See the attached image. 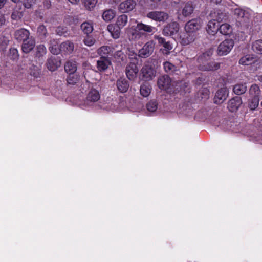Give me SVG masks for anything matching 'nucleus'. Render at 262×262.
Instances as JSON below:
<instances>
[{
  "label": "nucleus",
  "instance_id": "864d4df0",
  "mask_svg": "<svg viewBox=\"0 0 262 262\" xmlns=\"http://www.w3.org/2000/svg\"><path fill=\"white\" fill-rule=\"evenodd\" d=\"M108 29L109 31L111 33L112 36L114 38L117 39L119 37V36H120L119 29V30L117 29V30H116V31L115 32H113L112 31V29H113L112 27L108 26Z\"/></svg>",
  "mask_w": 262,
  "mask_h": 262
},
{
  "label": "nucleus",
  "instance_id": "0eeeda50",
  "mask_svg": "<svg viewBox=\"0 0 262 262\" xmlns=\"http://www.w3.org/2000/svg\"><path fill=\"white\" fill-rule=\"evenodd\" d=\"M234 15L237 21L241 24L248 23L250 18L249 12L241 8L235 9L234 10Z\"/></svg>",
  "mask_w": 262,
  "mask_h": 262
},
{
  "label": "nucleus",
  "instance_id": "680f3d73",
  "mask_svg": "<svg viewBox=\"0 0 262 262\" xmlns=\"http://www.w3.org/2000/svg\"><path fill=\"white\" fill-rule=\"evenodd\" d=\"M211 2L215 4H220L221 3L222 0H211Z\"/></svg>",
  "mask_w": 262,
  "mask_h": 262
},
{
  "label": "nucleus",
  "instance_id": "f8f14e48",
  "mask_svg": "<svg viewBox=\"0 0 262 262\" xmlns=\"http://www.w3.org/2000/svg\"><path fill=\"white\" fill-rule=\"evenodd\" d=\"M147 17L157 21H165L168 18L167 13L163 11H151L147 13Z\"/></svg>",
  "mask_w": 262,
  "mask_h": 262
},
{
  "label": "nucleus",
  "instance_id": "79ce46f5",
  "mask_svg": "<svg viewBox=\"0 0 262 262\" xmlns=\"http://www.w3.org/2000/svg\"><path fill=\"white\" fill-rule=\"evenodd\" d=\"M252 50L259 54H262V39L256 40L252 46Z\"/></svg>",
  "mask_w": 262,
  "mask_h": 262
},
{
  "label": "nucleus",
  "instance_id": "8fccbe9b",
  "mask_svg": "<svg viewBox=\"0 0 262 262\" xmlns=\"http://www.w3.org/2000/svg\"><path fill=\"white\" fill-rule=\"evenodd\" d=\"M10 56L11 58L15 60L18 59L19 57L18 51L15 48H11L10 49Z\"/></svg>",
  "mask_w": 262,
  "mask_h": 262
},
{
  "label": "nucleus",
  "instance_id": "3c124183",
  "mask_svg": "<svg viewBox=\"0 0 262 262\" xmlns=\"http://www.w3.org/2000/svg\"><path fill=\"white\" fill-rule=\"evenodd\" d=\"M37 32L39 34V35H42L45 36L46 34L47 33V30L46 27L42 25H40L37 29Z\"/></svg>",
  "mask_w": 262,
  "mask_h": 262
},
{
  "label": "nucleus",
  "instance_id": "a18cd8bd",
  "mask_svg": "<svg viewBox=\"0 0 262 262\" xmlns=\"http://www.w3.org/2000/svg\"><path fill=\"white\" fill-rule=\"evenodd\" d=\"M23 16V13L19 10H14L12 13L11 17V19L15 20H18L20 19Z\"/></svg>",
  "mask_w": 262,
  "mask_h": 262
},
{
  "label": "nucleus",
  "instance_id": "b1692460",
  "mask_svg": "<svg viewBox=\"0 0 262 262\" xmlns=\"http://www.w3.org/2000/svg\"><path fill=\"white\" fill-rule=\"evenodd\" d=\"M190 33H187L186 32L180 35V42L182 45H188L194 40V36L192 34H190Z\"/></svg>",
  "mask_w": 262,
  "mask_h": 262
},
{
  "label": "nucleus",
  "instance_id": "c9c22d12",
  "mask_svg": "<svg viewBox=\"0 0 262 262\" xmlns=\"http://www.w3.org/2000/svg\"><path fill=\"white\" fill-rule=\"evenodd\" d=\"M246 90L247 86L246 83L237 84L234 86L233 89L234 93L238 95L245 93Z\"/></svg>",
  "mask_w": 262,
  "mask_h": 262
},
{
  "label": "nucleus",
  "instance_id": "423d86ee",
  "mask_svg": "<svg viewBox=\"0 0 262 262\" xmlns=\"http://www.w3.org/2000/svg\"><path fill=\"white\" fill-rule=\"evenodd\" d=\"M118 48V45L114 44L111 46H103L98 49L97 53L101 56V58L108 57V56H113V54L116 49Z\"/></svg>",
  "mask_w": 262,
  "mask_h": 262
},
{
  "label": "nucleus",
  "instance_id": "4be33fe9",
  "mask_svg": "<svg viewBox=\"0 0 262 262\" xmlns=\"http://www.w3.org/2000/svg\"><path fill=\"white\" fill-rule=\"evenodd\" d=\"M74 43L70 41L63 42L60 45V51L67 54L72 53L74 50Z\"/></svg>",
  "mask_w": 262,
  "mask_h": 262
},
{
  "label": "nucleus",
  "instance_id": "39448f33",
  "mask_svg": "<svg viewBox=\"0 0 262 262\" xmlns=\"http://www.w3.org/2000/svg\"><path fill=\"white\" fill-rule=\"evenodd\" d=\"M180 29L179 24L177 22H172L167 24L163 29V34L165 36H173L177 35Z\"/></svg>",
  "mask_w": 262,
  "mask_h": 262
},
{
  "label": "nucleus",
  "instance_id": "37998d69",
  "mask_svg": "<svg viewBox=\"0 0 262 262\" xmlns=\"http://www.w3.org/2000/svg\"><path fill=\"white\" fill-rule=\"evenodd\" d=\"M259 102V97H252L249 101V106L252 110H255L258 106Z\"/></svg>",
  "mask_w": 262,
  "mask_h": 262
},
{
  "label": "nucleus",
  "instance_id": "dca6fc26",
  "mask_svg": "<svg viewBox=\"0 0 262 262\" xmlns=\"http://www.w3.org/2000/svg\"><path fill=\"white\" fill-rule=\"evenodd\" d=\"M211 17L217 23L226 21L228 18V13L220 10H214L210 13Z\"/></svg>",
  "mask_w": 262,
  "mask_h": 262
},
{
  "label": "nucleus",
  "instance_id": "09e8293b",
  "mask_svg": "<svg viewBox=\"0 0 262 262\" xmlns=\"http://www.w3.org/2000/svg\"><path fill=\"white\" fill-rule=\"evenodd\" d=\"M30 74L31 75L35 77H37L39 76L40 70L38 67L33 65L30 68Z\"/></svg>",
  "mask_w": 262,
  "mask_h": 262
},
{
  "label": "nucleus",
  "instance_id": "5fc2aeb1",
  "mask_svg": "<svg viewBox=\"0 0 262 262\" xmlns=\"http://www.w3.org/2000/svg\"><path fill=\"white\" fill-rule=\"evenodd\" d=\"M127 54L130 59H137V54L134 50L128 49Z\"/></svg>",
  "mask_w": 262,
  "mask_h": 262
},
{
  "label": "nucleus",
  "instance_id": "69168bd1",
  "mask_svg": "<svg viewBox=\"0 0 262 262\" xmlns=\"http://www.w3.org/2000/svg\"><path fill=\"white\" fill-rule=\"evenodd\" d=\"M13 2L15 3H18L20 0H11Z\"/></svg>",
  "mask_w": 262,
  "mask_h": 262
},
{
  "label": "nucleus",
  "instance_id": "0e129e2a",
  "mask_svg": "<svg viewBox=\"0 0 262 262\" xmlns=\"http://www.w3.org/2000/svg\"><path fill=\"white\" fill-rule=\"evenodd\" d=\"M24 6L25 7L27 8H29L31 7V5H30L29 4H25Z\"/></svg>",
  "mask_w": 262,
  "mask_h": 262
},
{
  "label": "nucleus",
  "instance_id": "1a4fd4ad",
  "mask_svg": "<svg viewBox=\"0 0 262 262\" xmlns=\"http://www.w3.org/2000/svg\"><path fill=\"white\" fill-rule=\"evenodd\" d=\"M136 6L134 0H125L122 2L118 6V10L122 13H127L132 11Z\"/></svg>",
  "mask_w": 262,
  "mask_h": 262
},
{
  "label": "nucleus",
  "instance_id": "cd10ccee",
  "mask_svg": "<svg viewBox=\"0 0 262 262\" xmlns=\"http://www.w3.org/2000/svg\"><path fill=\"white\" fill-rule=\"evenodd\" d=\"M35 47V41L32 39L26 40L22 45V51L25 53H29Z\"/></svg>",
  "mask_w": 262,
  "mask_h": 262
},
{
  "label": "nucleus",
  "instance_id": "e433bc0d",
  "mask_svg": "<svg viewBox=\"0 0 262 262\" xmlns=\"http://www.w3.org/2000/svg\"><path fill=\"white\" fill-rule=\"evenodd\" d=\"M231 26L227 23L223 24L219 27V31L223 35H227L231 33L232 32Z\"/></svg>",
  "mask_w": 262,
  "mask_h": 262
},
{
  "label": "nucleus",
  "instance_id": "603ef678",
  "mask_svg": "<svg viewBox=\"0 0 262 262\" xmlns=\"http://www.w3.org/2000/svg\"><path fill=\"white\" fill-rule=\"evenodd\" d=\"M56 32L58 35L61 36L67 32V28L64 27L60 26L57 28Z\"/></svg>",
  "mask_w": 262,
  "mask_h": 262
},
{
  "label": "nucleus",
  "instance_id": "473e14b6",
  "mask_svg": "<svg viewBox=\"0 0 262 262\" xmlns=\"http://www.w3.org/2000/svg\"><path fill=\"white\" fill-rule=\"evenodd\" d=\"M155 28L151 26L146 25L142 23H138L136 26V29L139 32L144 31L147 33H151Z\"/></svg>",
  "mask_w": 262,
  "mask_h": 262
},
{
  "label": "nucleus",
  "instance_id": "4d7b16f0",
  "mask_svg": "<svg viewBox=\"0 0 262 262\" xmlns=\"http://www.w3.org/2000/svg\"><path fill=\"white\" fill-rule=\"evenodd\" d=\"M7 0H0V9L3 8L6 3Z\"/></svg>",
  "mask_w": 262,
  "mask_h": 262
},
{
  "label": "nucleus",
  "instance_id": "e2e57ef3",
  "mask_svg": "<svg viewBox=\"0 0 262 262\" xmlns=\"http://www.w3.org/2000/svg\"><path fill=\"white\" fill-rule=\"evenodd\" d=\"M257 77L258 80L262 82V74L258 75Z\"/></svg>",
  "mask_w": 262,
  "mask_h": 262
},
{
  "label": "nucleus",
  "instance_id": "6e6552de",
  "mask_svg": "<svg viewBox=\"0 0 262 262\" xmlns=\"http://www.w3.org/2000/svg\"><path fill=\"white\" fill-rule=\"evenodd\" d=\"M100 95L99 92L96 89H92L88 94L86 97V104L84 103L81 105V107L83 109L85 108L86 106L90 105V103L95 102L100 99Z\"/></svg>",
  "mask_w": 262,
  "mask_h": 262
},
{
  "label": "nucleus",
  "instance_id": "4c0bfd02",
  "mask_svg": "<svg viewBox=\"0 0 262 262\" xmlns=\"http://www.w3.org/2000/svg\"><path fill=\"white\" fill-rule=\"evenodd\" d=\"M249 93L251 97L259 98L260 90L259 86L256 84H252L250 88Z\"/></svg>",
  "mask_w": 262,
  "mask_h": 262
},
{
  "label": "nucleus",
  "instance_id": "f03ea898",
  "mask_svg": "<svg viewBox=\"0 0 262 262\" xmlns=\"http://www.w3.org/2000/svg\"><path fill=\"white\" fill-rule=\"evenodd\" d=\"M234 45V42L231 39L224 40L218 46L217 49V55L219 56L227 55L232 49Z\"/></svg>",
  "mask_w": 262,
  "mask_h": 262
},
{
  "label": "nucleus",
  "instance_id": "6ab92c4d",
  "mask_svg": "<svg viewBox=\"0 0 262 262\" xmlns=\"http://www.w3.org/2000/svg\"><path fill=\"white\" fill-rule=\"evenodd\" d=\"M257 61L256 56L253 54L246 55L241 57L239 64L243 66H249L255 63Z\"/></svg>",
  "mask_w": 262,
  "mask_h": 262
},
{
  "label": "nucleus",
  "instance_id": "052dcab7",
  "mask_svg": "<svg viewBox=\"0 0 262 262\" xmlns=\"http://www.w3.org/2000/svg\"><path fill=\"white\" fill-rule=\"evenodd\" d=\"M71 3L73 4H77L79 3L80 0H68Z\"/></svg>",
  "mask_w": 262,
  "mask_h": 262
},
{
  "label": "nucleus",
  "instance_id": "bf43d9fd",
  "mask_svg": "<svg viewBox=\"0 0 262 262\" xmlns=\"http://www.w3.org/2000/svg\"><path fill=\"white\" fill-rule=\"evenodd\" d=\"M203 93L205 94V98H208L209 97V91L207 89H204Z\"/></svg>",
  "mask_w": 262,
  "mask_h": 262
},
{
  "label": "nucleus",
  "instance_id": "7ed1b4c3",
  "mask_svg": "<svg viewBox=\"0 0 262 262\" xmlns=\"http://www.w3.org/2000/svg\"><path fill=\"white\" fill-rule=\"evenodd\" d=\"M155 46V43L154 41H148L139 50L138 56L141 58H147L150 56L154 52Z\"/></svg>",
  "mask_w": 262,
  "mask_h": 262
},
{
  "label": "nucleus",
  "instance_id": "f704fd0d",
  "mask_svg": "<svg viewBox=\"0 0 262 262\" xmlns=\"http://www.w3.org/2000/svg\"><path fill=\"white\" fill-rule=\"evenodd\" d=\"M35 56L36 58H40L46 55L47 49L43 45H38L35 48Z\"/></svg>",
  "mask_w": 262,
  "mask_h": 262
},
{
  "label": "nucleus",
  "instance_id": "13d9d810",
  "mask_svg": "<svg viewBox=\"0 0 262 262\" xmlns=\"http://www.w3.org/2000/svg\"><path fill=\"white\" fill-rule=\"evenodd\" d=\"M50 51L53 54H57L58 53V51L56 49H54L53 47H52L50 49Z\"/></svg>",
  "mask_w": 262,
  "mask_h": 262
},
{
  "label": "nucleus",
  "instance_id": "f257e3e1",
  "mask_svg": "<svg viewBox=\"0 0 262 262\" xmlns=\"http://www.w3.org/2000/svg\"><path fill=\"white\" fill-rule=\"evenodd\" d=\"M212 55V50L210 49L198 57V66L200 70L203 71H214L220 68L221 63L214 60H209Z\"/></svg>",
  "mask_w": 262,
  "mask_h": 262
},
{
  "label": "nucleus",
  "instance_id": "20e7f679",
  "mask_svg": "<svg viewBox=\"0 0 262 262\" xmlns=\"http://www.w3.org/2000/svg\"><path fill=\"white\" fill-rule=\"evenodd\" d=\"M154 37L155 39L158 40L159 45L163 46V48L161 49L162 53L168 55L173 48L172 44L170 41H166L164 38L159 35H155Z\"/></svg>",
  "mask_w": 262,
  "mask_h": 262
},
{
  "label": "nucleus",
  "instance_id": "72a5a7b5",
  "mask_svg": "<svg viewBox=\"0 0 262 262\" xmlns=\"http://www.w3.org/2000/svg\"><path fill=\"white\" fill-rule=\"evenodd\" d=\"M163 68L165 72L169 74H172L178 71L177 67L169 61L163 63Z\"/></svg>",
  "mask_w": 262,
  "mask_h": 262
},
{
  "label": "nucleus",
  "instance_id": "5701e85b",
  "mask_svg": "<svg viewBox=\"0 0 262 262\" xmlns=\"http://www.w3.org/2000/svg\"><path fill=\"white\" fill-rule=\"evenodd\" d=\"M60 60L55 57H51L48 59L47 65L50 71H54L60 66Z\"/></svg>",
  "mask_w": 262,
  "mask_h": 262
},
{
  "label": "nucleus",
  "instance_id": "9b49d317",
  "mask_svg": "<svg viewBox=\"0 0 262 262\" xmlns=\"http://www.w3.org/2000/svg\"><path fill=\"white\" fill-rule=\"evenodd\" d=\"M143 78L145 81L151 80L156 76V71L151 66L145 64L141 69Z\"/></svg>",
  "mask_w": 262,
  "mask_h": 262
},
{
  "label": "nucleus",
  "instance_id": "bb28decb",
  "mask_svg": "<svg viewBox=\"0 0 262 262\" xmlns=\"http://www.w3.org/2000/svg\"><path fill=\"white\" fill-rule=\"evenodd\" d=\"M77 69V67L75 61L69 60L64 65L65 71L69 74H74Z\"/></svg>",
  "mask_w": 262,
  "mask_h": 262
},
{
  "label": "nucleus",
  "instance_id": "6e6d98bb",
  "mask_svg": "<svg viewBox=\"0 0 262 262\" xmlns=\"http://www.w3.org/2000/svg\"><path fill=\"white\" fill-rule=\"evenodd\" d=\"M6 19L4 14L0 12V27L5 25Z\"/></svg>",
  "mask_w": 262,
  "mask_h": 262
},
{
  "label": "nucleus",
  "instance_id": "7c9ffc66",
  "mask_svg": "<svg viewBox=\"0 0 262 262\" xmlns=\"http://www.w3.org/2000/svg\"><path fill=\"white\" fill-rule=\"evenodd\" d=\"M80 76L77 74H69L68 75L66 81L68 85H75L79 80Z\"/></svg>",
  "mask_w": 262,
  "mask_h": 262
},
{
  "label": "nucleus",
  "instance_id": "9d476101",
  "mask_svg": "<svg viewBox=\"0 0 262 262\" xmlns=\"http://www.w3.org/2000/svg\"><path fill=\"white\" fill-rule=\"evenodd\" d=\"M201 28L200 19H192L188 21L185 25V30L187 33H194L199 30Z\"/></svg>",
  "mask_w": 262,
  "mask_h": 262
},
{
  "label": "nucleus",
  "instance_id": "c756f323",
  "mask_svg": "<svg viewBox=\"0 0 262 262\" xmlns=\"http://www.w3.org/2000/svg\"><path fill=\"white\" fill-rule=\"evenodd\" d=\"M151 90V86L148 83H143L140 86V93L141 95L144 97H148Z\"/></svg>",
  "mask_w": 262,
  "mask_h": 262
},
{
  "label": "nucleus",
  "instance_id": "de8ad7c7",
  "mask_svg": "<svg viewBox=\"0 0 262 262\" xmlns=\"http://www.w3.org/2000/svg\"><path fill=\"white\" fill-rule=\"evenodd\" d=\"M83 41L85 46L88 47H91L93 45H94L95 42V40L93 37L88 35L84 38Z\"/></svg>",
  "mask_w": 262,
  "mask_h": 262
},
{
  "label": "nucleus",
  "instance_id": "ddd939ff",
  "mask_svg": "<svg viewBox=\"0 0 262 262\" xmlns=\"http://www.w3.org/2000/svg\"><path fill=\"white\" fill-rule=\"evenodd\" d=\"M139 69L137 65L135 63L130 62L126 66V75L130 80H134L136 78Z\"/></svg>",
  "mask_w": 262,
  "mask_h": 262
},
{
  "label": "nucleus",
  "instance_id": "2eb2a0df",
  "mask_svg": "<svg viewBox=\"0 0 262 262\" xmlns=\"http://www.w3.org/2000/svg\"><path fill=\"white\" fill-rule=\"evenodd\" d=\"M228 96V90L226 88H223L219 90L215 95L214 100L216 104L222 103L225 101Z\"/></svg>",
  "mask_w": 262,
  "mask_h": 262
},
{
  "label": "nucleus",
  "instance_id": "4468645a",
  "mask_svg": "<svg viewBox=\"0 0 262 262\" xmlns=\"http://www.w3.org/2000/svg\"><path fill=\"white\" fill-rule=\"evenodd\" d=\"M157 84L159 89L161 90H167L170 88L171 84V79L169 76L164 75L160 77L157 81Z\"/></svg>",
  "mask_w": 262,
  "mask_h": 262
},
{
  "label": "nucleus",
  "instance_id": "393cba45",
  "mask_svg": "<svg viewBox=\"0 0 262 262\" xmlns=\"http://www.w3.org/2000/svg\"><path fill=\"white\" fill-rule=\"evenodd\" d=\"M219 30V25L215 20L212 19L209 21L207 24V31L208 34L214 35Z\"/></svg>",
  "mask_w": 262,
  "mask_h": 262
},
{
  "label": "nucleus",
  "instance_id": "a878e982",
  "mask_svg": "<svg viewBox=\"0 0 262 262\" xmlns=\"http://www.w3.org/2000/svg\"><path fill=\"white\" fill-rule=\"evenodd\" d=\"M111 64V61L106 58H101L97 61V67L99 71H104Z\"/></svg>",
  "mask_w": 262,
  "mask_h": 262
},
{
  "label": "nucleus",
  "instance_id": "49530a36",
  "mask_svg": "<svg viewBox=\"0 0 262 262\" xmlns=\"http://www.w3.org/2000/svg\"><path fill=\"white\" fill-rule=\"evenodd\" d=\"M98 0H83L84 5L88 10L93 9L97 3Z\"/></svg>",
  "mask_w": 262,
  "mask_h": 262
},
{
  "label": "nucleus",
  "instance_id": "774afa93",
  "mask_svg": "<svg viewBox=\"0 0 262 262\" xmlns=\"http://www.w3.org/2000/svg\"><path fill=\"white\" fill-rule=\"evenodd\" d=\"M261 106H262V101H261Z\"/></svg>",
  "mask_w": 262,
  "mask_h": 262
},
{
  "label": "nucleus",
  "instance_id": "f3484780",
  "mask_svg": "<svg viewBox=\"0 0 262 262\" xmlns=\"http://www.w3.org/2000/svg\"><path fill=\"white\" fill-rule=\"evenodd\" d=\"M194 8L195 5L192 2H187L182 7V14L184 17L190 16L193 13Z\"/></svg>",
  "mask_w": 262,
  "mask_h": 262
},
{
  "label": "nucleus",
  "instance_id": "aec40b11",
  "mask_svg": "<svg viewBox=\"0 0 262 262\" xmlns=\"http://www.w3.org/2000/svg\"><path fill=\"white\" fill-rule=\"evenodd\" d=\"M242 103V99L240 97H234L229 101L228 108L230 112H234L238 110Z\"/></svg>",
  "mask_w": 262,
  "mask_h": 262
},
{
  "label": "nucleus",
  "instance_id": "2f4dec72",
  "mask_svg": "<svg viewBox=\"0 0 262 262\" xmlns=\"http://www.w3.org/2000/svg\"><path fill=\"white\" fill-rule=\"evenodd\" d=\"M81 29L82 32L86 35L91 33L93 30V26L92 23L85 21L81 25Z\"/></svg>",
  "mask_w": 262,
  "mask_h": 262
},
{
  "label": "nucleus",
  "instance_id": "412c9836",
  "mask_svg": "<svg viewBox=\"0 0 262 262\" xmlns=\"http://www.w3.org/2000/svg\"><path fill=\"white\" fill-rule=\"evenodd\" d=\"M116 85L118 91L121 93L126 92L129 87L128 81L124 78H120L118 79Z\"/></svg>",
  "mask_w": 262,
  "mask_h": 262
},
{
  "label": "nucleus",
  "instance_id": "a211bd4d",
  "mask_svg": "<svg viewBox=\"0 0 262 262\" xmlns=\"http://www.w3.org/2000/svg\"><path fill=\"white\" fill-rule=\"evenodd\" d=\"M29 31L24 28H21L15 31L14 33L15 38L19 41H25L29 38Z\"/></svg>",
  "mask_w": 262,
  "mask_h": 262
},
{
  "label": "nucleus",
  "instance_id": "58836bf2",
  "mask_svg": "<svg viewBox=\"0 0 262 262\" xmlns=\"http://www.w3.org/2000/svg\"><path fill=\"white\" fill-rule=\"evenodd\" d=\"M115 16V12L112 9L105 10L102 14V18L105 21H110L112 20Z\"/></svg>",
  "mask_w": 262,
  "mask_h": 262
},
{
  "label": "nucleus",
  "instance_id": "c85d7f7f",
  "mask_svg": "<svg viewBox=\"0 0 262 262\" xmlns=\"http://www.w3.org/2000/svg\"><path fill=\"white\" fill-rule=\"evenodd\" d=\"M128 21V16L126 14H121L119 16L116 20V25L120 30L123 28Z\"/></svg>",
  "mask_w": 262,
  "mask_h": 262
},
{
  "label": "nucleus",
  "instance_id": "338daca9",
  "mask_svg": "<svg viewBox=\"0 0 262 262\" xmlns=\"http://www.w3.org/2000/svg\"><path fill=\"white\" fill-rule=\"evenodd\" d=\"M151 1H152V2L157 3V2H158L160 1L161 0H151Z\"/></svg>",
  "mask_w": 262,
  "mask_h": 262
},
{
  "label": "nucleus",
  "instance_id": "ea45409f",
  "mask_svg": "<svg viewBox=\"0 0 262 262\" xmlns=\"http://www.w3.org/2000/svg\"><path fill=\"white\" fill-rule=\"evenodd\" d=\"M143 35V34L137 29L133 30L128 33V38L130 40H137Z\"/></svg>",
  "mask_w": 262,
  "mask_h": 262
},
{
  "label": "nucleus",
  "instance_id": "c03bdc74",
  "mask_svg": "<svg viewBox=\"0 0 262 262\" xmlns=\"http://www.w3.org/2000/svg\"><path fill=\"white\" fill-rule=\"evenodd\" d=\"M115 50H116V49ZM112 56H114V58L118 61H123L125 57L124 53L120 49L115 51Z\"/></svg>",
  "mask_w": 262,
  "mask_h": 262
},
{
  "label": "nucleus",
  "instance_id": "a19ab883",
  "mask_svg": "<svg viewBox=\"0 0 262 262\" xmlns=\"http://www.w3.org/2000/svg\"><path fill=\"white\" fill-rule=\"evenodd\" d=\"M158 102L156 100H150L146 104L147 110L150 113H154L158 108Z\"/></svg>",
  "mask_w": 262,
  "mask_h": 262
}]
</instances>
